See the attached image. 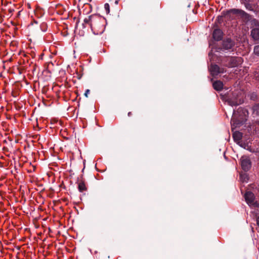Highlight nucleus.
<instances>
[{
    "label": "nucleus",
    "instance_id": "1",
    "mask_svg": "<svg viewBox=\"0 0 259 259\" xmlns=\"http://www.w3.org/2000/svg\"><path fill=\"white\" fill-rule=\"evenodd\" d=\"M106 19L98 15H93L85 18L83 25L90 26L93 33L96 35L101 34L105 30Z\"/></svg>",
    "mask_w": 259,
    "mask_h": 259
},
{
    "label": "nucleus",
    "instance_id": "2",
    "mask_svg": "<svg viewBox=\"0 0 259 259\" xmlns=\"http://www.w3.org/2000/svg\"><path fill=\"white\" fill-rule=\"evenodd\" d=\"M247 113V111L241 107L234 111L231 121L232 126L237 127L243 124L246 120Z\"/></svg>",
    "mask_w": 259,
    "mask_h": 259
},
{
    "label": "nucleus",
    "instance_id": "3",
    "mask_svg": "<svg viewBox=\"0 0 259 259\" xmlns=\"http://www.w3.org/2000/svg\"><path fill=\"white\" fill-rule=\"evenodd\" d=\"M224 65L228 67H235L242 64L243 60L241 57H226L223 60Z\"/></svg>",
    "mask_w": 259,
    "mask_h": 259
},
{
    "label": "nucleus",
    "instance_id": "4",
    "mask_svg": "<svg viewBox=\"0 0 259 259\" xmlns=\"http://www.w3.org/2000/svg\"><path fill=\"white\" fill-rule=\"evenodd\" d=\"M244 198L247 204L250 207H255L257 201L255 199V196L253 193L247 191L244 195Z\"/></svg>",
    "mask_w": 259,
    "mask_h": 259
},
{
    "label": "nucleus",
    "instance_id": "5",
    "mask_svg": "<svg viewBox=\"0 0 259 259\" xmlns=\"http://www.w3.org/2000/svg\"><path fill=\"white\" fill-rule=\"evenodd\" d=\"M242 168L245 170H248L251 167V161L249 158L246 156H243L240 158Z\"/></svg>",
    "mask_w": 259,
    "mask_h": 259
},
{
    "label": "nucleus",
    "instance_id": "6",
    "mask_svg": "<svg viewBox=\"0 0 259 259\" xmlns=\"http://www.w3.org/2000/svg\"><path fill=\"white\" fill-rule=\"evenodd\" d=\"M233 137L234 141L240 146L246 148V145L245 144H243L241 141V139L242 137V134L241 133L236 131L233 133Z\"/></svg>",
    "mask_w": 259,
    "mask_h": 259
},
{
    "label": "nucleus",
    "instance_id": "7",
    "mask_svg": "<svg viewBox=\"0 0 259 259\" xmlns=\"http://www.w3.org/2000/svg\"><path fill=\"white\" fill-rule=\"evenodd\" d=\"M209 71L212 75L214 76L220 73H224L225 71L224 68H221L215 64H212L209 67Z\"/></svg>",
    "mask_w": 259,
    "mask_h": 259
},
{
    "label": "nucleus",
    "instance_id": "8",
    "mask_svg": "<svg viewBox=\"0 0 259 259\" xmlns=\"http://www.w3.org/2000/svg\"><path fill=\"white\" fill-rule=\"evenodd\" d=\"M245 12L239 9H231L228 12V15L230 17L235 18L236 16L239 15H243Z\"/></svg>",
    "mask_w": 259,
    "mask_h": 259
},
{
    "label": "nucleus",
    "instance_id": "9",
    "mask_svg": "<svg viewBox=\"0 0 259 259\" xmlns=\"http://www.w3.org/2000/svg\"><path fill=\"white\" fill-rule=\"evenodd\" d=\"M212 35L214 39L219 41L223 37V32L220 29H215L213 31Z\"/></svg>",
    "mask_w": 259,
    "mask_h": 259
},
{
    "label": "nucleus",
    "instance_id": "10",
    "mask_svg": "<svg viewBox=\"0 0 259 259\" xmlns=\"http://www.w3.org/2000/svg\"><path fill=\"white\" fill-rule=\"evenodd\" d=\"M234 42L230 39L227 38L223 41V46L226 50L231 49L234 46Z\"/></svg>",
    "mask_w": 259,
    "mask_h": 259
},
{
    "label": "nucleus",
    "instance_id": "11",
    "mask_svg": "<svg viewBox=\"0 0 259 259\" xmlns=\"http://www.w3.org/2000/svg\"><path fill=\"white\" fill-rule=\"evenodd\" d=\"M251 34L254 39L259 40V27L253 29Z\"/></svg>",
    "mask_w": 259,
    "mask_h": 259
},
{
    "label": "nucleus",
    "instance_id": "12",
    "mask_svg": "<svg viewBox=\"0 0 259 259\" xmlns=\"http://www.w3.org/2000/svg\"><path fill=\"white\" fill-rule=\"evenodd\" d=\"M213 87L215 90L220 91L223 88V83L221 81H216L213 82Z\"/></svg>",
    "mask_w": 259,
    "mask_h": 259
},
{
    "label": "nucleus",
    "instance_id": "13",
    "mask_svg": "<svg viewBox=\"0 0 259 259\" xmlns=\"http://www.w3.org/2000/svg\"><path fill=\"white\" fill-rule=\"evenodd\" d=\"M78 189L80 192H83L86 190V187L83 182H80L78 184Z\"/></svg>",
    "mask_w": 259,
    "mask_h": 259
},
{
    "label": "nucleus",
    "instance_id": "14",
    "mask_svg": "<svg viewBox=\"0 0 259 259\" xmlns=\"http://www.w3.org/2000/svg\"><path fill=\"white\" fill-rule=\"evenodd\" d=\"M228 103L231 106H237L239 104L236 100H232L231 99H228Z\"/></svg>",
    "mask_w": 259,
    "mask_h": 259
},
{
    "label": "nucleus",
    "instance_id": "15",
    "mask_svg": "<svg viewBox=\"0 0 259 259\" xmlns=\"http://www.w3.org/2000/svg\"><path fill=\"white\" fill-rule=\"evenodd\" d=\"M249 2H245V3H243L246 8L248 10H253V8H252V6L251 5H250V4L248 3Z\"/></svg>",
    "mask_w": 259,
    "mask_h": 259
},
{
    "label": "nucleus",
    "instance_id": "16",
    "mask_svg": "<svg viewBox=\"0 0 259 259\" xmlns=\"http://www.w3.org/2000/svg\"><path fill=\"white\" fill-rule=\"evenodd\" d=\"M254 53L255 55L259 56V45L254 47Z\"/></svg>",
    "mask_w": 259,
    "mask_h": 259
},
{
    "label": "nucleus",
    "instance_id": "17",
    "mask_svg": "<svg viewBox=\"0 0 259 259\" xmlns=\"http://www.w3.org/2000/svg\"><path fill=\"white\" fill-rule=\"evenodd\" d=\"M104 8L106 10V13L108 14L110 12V6L107 3L104 5Z\"/></svg>",
    "mask_w": 259,
    "mask_h": 259
},
{
    "label": "nucleus",
    "instance_id": "18",
    "mask_svg": "<svg viewBox=\"0 0 259 259\" xmlns=\"http://www.w3.org/2000/svg\"><path fill=\"white\" fill-rule=\"evenodd\" d=\"M254 110L259 114V105H256L254 107Z\"/></svg>",
    "mask_w": 259,
    "mask_h": 259
},
{
    "label": "nucleus",
    "instance_id": "19",
    "mask_svg": "<svg viewBox=\"0 0 259 259\" xmlns=\"http://www.w3.org/2000/svg\"><path fill=\"white\" fill-rule=\"evenodd\" d=\"M90 93V90H87L85 91V92L84 93V96L86 97H88V94H89Z\"/></svg>",
    "mask_w": 259,
    "mask_h": 259
},
{
    "label": "nucleus",
    "instance_id": "20",
    "mask_svg": "<svg viewBox=\"0 0 259 259\" xmlns=\"http://www.w3.org/2000/svg\"><path fill=\"white\" fill-rule=\"evenodd\" d=\"M256 224L258 226H259V215L257 217L256 219Z\"/></svg>",
    "mask_w": 259,
    "mask_h": 259
},
{
    "label": "nucleus",
    "instance_id": "21",
    "mask_svg": "<svg viewBox=\"0 0 259 259\" xmlns=\"http://www.w3.org/2000/svg\"><path fill=\"white\" fill-rule=\"evenodd\" d=\"M255 207H257V208H259V202H258L257 201L256 203Z\"/></svg>",
    "mask_w": 259,
    "mask_h": 259
},
{
    "label": "nucleus",
    "instance_id": "22",
    "mask_svg": "<svg viewBox=\"0 0 259 259\" xmlns=\"http://www.w3.org/2000/svg\"><path fill=\"white\" fill-rule=\"evenodd\" d=\"M118 1H119V0H115V4L116 5L118 4Z\"/></svg>",
    "mask_w": 259,
    "mask_h": 259
},
{
    "label": "nucleus",
    "instance_id": "23",
    "mask_svg": "<svg viewBox=\"0 0 259 259\" xmlns=\"http://www.w3.org/2000/svg\"><path fill=\"white\" fill-rule=\"evenodd\" d=\"M244 176H245V175H240V178H241V179H242V178H243V177H244Z\"/></svg>",
    "mask_w": 259,
    "mask_h": 259
},
{
    "label": "nucleus",
    "instance_id": "24",
    "mask_svg": "<svg viewBox=\"0 0 259 259\" xmlns=\"http://www.w3.org/2000/svg\"><path fill=\"white\" fill-rule=\"evenodd\" d=\"M128 114V115H131V112H129Z\"/></svg>",
    "mask_w": 259,
    "mask_h": 259
},
{
    "label": "nucleus",
    "instance_id": "25",
    "mask_svg": "<svg viewBox=\"0 0 259 259\" xmlns=\"http://www.w3.org/2000/svg\"><path fill=\"white\" fill-rule=\"evenodd\" d=\"M91 0H88L89 2H90Z\"/></svg>",
    "mask_w": 259,
    "mask_h": 259
}]
</instances>
